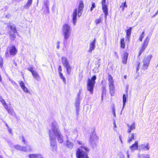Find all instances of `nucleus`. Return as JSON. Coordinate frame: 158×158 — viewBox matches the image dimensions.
<instances>
[{
	"mask_svg": "<svg viewBox=\"0 0 158 158\" xmlns=\"http://www.w3.org/2000/svg\"><path fill=\"white\" fill-rule=\"evenodd\" d=\"M77 143H78L79 144H80V145H81V144H82V142H81V141H77Z\"/></svg>",
	"mask_w": 158,
	"mask_h": 158,
	"instance_id": "3c124183",
	"label": "nucleus"
},
{
	"mask_svg": "<svg viewBox=\"0 0 158 158\" xmlns=\"http://www.w3.org/2000/svg\"><path fill=\"white\" fill-rule=\"evenodd\" d=\"M78 96H79L80 95V93L78 95Z\"/></svg>",
	"mask_w": 158,
	"mask_h": 158,
	"instance_id": "680f3d73",
	"label": "nucleus"
},
{
	"mask_svg": "<svg viewBox=\"0 0 158 158\" xmlns=\"http://www.w3.org/2000/svg\"><path fill=\"white\" fill-rule=\"evenodd\" d=\"M34 68L33 67H30L29 68H27V70L30 72L31 73L33 72L34 71L33 70Z\"/></svg>",
	"mask_w": 158,
	"mask_h": 158,
	"instance_id": "79ce46f5",
	"label": "nucleus"
},
{
	"mask_svg": "<svg viewBox=\"0 0 158 158\" xmlns=\"http://www.w3.org/2000/svg\"><path fill=\"white\" fill-rule=\"evenodd\" d=\"M152 55V54L147 56L145 57L143 60V64L142 67V69L145 70L147 69L150 63V61Z\"/></svg>",
	"mask_w": 158,
	"mask_h": 158,
	"instance_id": "1a4fd4ad",
	"label": "nucleus"
},
{
	"mask_svg": "<svg viewBox=\"0 0 158 158\" xmlns=\"http://www.w3.org/2000/svg\"><path fill=\"white\" fill-rule=\"evenodd\" d=\"M22 141L24 143H25V142H25V140L24 138L23 137H22Z\"/></svg>",
	"mask_w": 158,
	"mask_h": 158,
	"instance_id": "8fccbe9b",
	"label": "nucleus"
},
{
	"mask_svg": "<svg viewBox=\"0 0 158 158\" xmlns=\"http://www.w3.org/2000/svg\"><path fill=\"white\" fill-rule=\"evenodd\" d=\"M125 79H126L127 78V76L126 75H125L124 77Z\"/></svg>",
	"mask_w": 158,
	"mask_h": 158,
	"instance_id": "5fc2aeb1",
	"label": "nucleus"
},
{
	"mask_svg": "<svg viewBox=\"0 0 158 158\" xmlns=\"http://www.w3.org/2000/svg\"><path fill=\"white\" fill-rule=\"evenodd\" d=\"M32 73L33 77L35 79H39L40 78V77L38 73L36 72V71H34Z\"/></svg>",
	"mask_w": 158,
	"mask_h": 158,
	"instance_id": "393cba45",
	"label": "nucleus"
},
{
	"mask_svg": "<svg viewBox=\"0 0 158 158\" xmlns=\"http://www.w3.org/2000/svg\"><path fill=\"white\" fill-rule=\"evenodd\" d=\"M98 139V137H97L95 135H92L90 137V140L91 141H93L95 139L97 140Z\"/></svg>",
	"mask_w": 158,
	"mask_h": 158,
	"instance_id": "f704fd0d",
	"label": "nucleus"
},
{
	"mask_svg": "<svg viewBox=\"0 0 158 158\" xmlns=\"http://www.w3.org/2000/svg\"><path fill=\"white\" fill-rule=\"evenodd\" d=\"M149 40V38L148 36H147L144 40L138 54V57H139L144 51L148 46Z\"/></svg>",
	"mask_w": 158,
	"mask_h": 158,
	"instance_id": "423d86ee",
	"label": "nucleus"
},
{
	"mask_svg": "<svg viewBox=\"0 0 158 158\" xmlns=\"http://www.w3.org/2000/svg\"><path fill=\"white\" fill-rule=\"evenodd\" d=\"M128 53L127 52H124L123 53V56L122 57V62L124 64L127 63Z\"/></svg>",
	"mask_w": 158,
	"mask_h": 158,
	"instance_id": "f8f14e48",
	"label": "nucleus"
},
{
	"mask_svg": "<svg viewBox=\"0 0 158 158\" xmlns=\"http://www.w3.org/2000/svg\"><path fill=\"white\" fill-rule=\"evenodd\" d=\"M0 102L2 103V105L4 106L5 108H7V105L6 102L5 100L3 99H2Z\"/></svg>",
	"mask_w": 158,
	"mask_h": 158,
	"instance_id": "72a5a7b5",
	"label": "nucleus"
},
{
	"mask_svg": "<svg viewBox=\"0 0 158 158\" xmlns=\"http://www.w3.org/2000/svg\"><path fill=\"white\" fill-rule=\"evenodd\" d=\"M139 158H150L148 154H142L139 155Z\"/></svg>",
	"mask_w": 158,
	"mask_h": 158,
	"instance_id": "7c9ffc66",
	"label": "nucleus"
},
{
	"mask_svg": "<svg viewBox=\"0 0 158 158\" xmlns=\"http://www.w3.org/2000/svg\"><path fill=\"white\" fill-rule=\"evenodd\" d=\"M59 45H58V46H57V48H59Z\"/></svg>",
	"mask_w": 158,
	"mask_h": 158,
	"instance_id": "6e6d98bb",
	"label": "nucleus"
},
{
	"mask_svg": "<svg viewBox=\"0 0 158 158\" xmlns=\"http://www.w3.org/2000/svg\"><path fill=\"white\" fill-rule=\"evenodd\" d=\"M124 156H123L122 157H121L120 158H124Z\"/></svg>",
	"mask_w": 158,
	"mask_h": 158,
	"instance_id": "4d7b16f0",
	"label": "nucleus"
},
{
	"mask_svg": "<svg viewBox=\"0 0 158 158\" xmlns=\"http://www.w3.org/2000/svg\"><path fill=\"white\" fill-rule=\"evenodd\" d=\"M140 64L141 62L139 61H138L136 62L135 64V66L136 69V73H137L139 70Z\"/></svg>",
	"mask_w": 158,
	"mask_h": 158,
	"instance_id": "5701e85b",
	"label": "nucleus"
},
{
	"mask_svg": "<svg viewBox=\"0 0 158 158\" xmlns=\"http://www.w3.org/2000/svg\"><path fill=\"white\" fill-rule=\"evenodd\" d=\"M138 142L137 141H135V143L130 146V149L132 151L137 150L138 148Z\"/></svg>",
	"mask_w": 158,
	"mask_h": 158,
	"instance_id": "4468645a",
	"label": "nucleus"
},
{
	"mask_svg": "<svg viewBox=\"0 0 158 158\" xmlns=\"http://www.w3.org/2000/svg\"><path fill=\"white\" fill-rule=\"evenodd\" d=\"M112 110L114 116L115 117L116 115L115 114V108L114 106L112 107Z\"/></svg>",
	"mask_w": 158,
	"mask_h": 158,
	"instance_id": "ea45409f",
	"label": "nucleus"
},
{
	"mask_svg": "<svg viewBox=\"0 0 158 158\" xmlns=\"http://www.w3.org/2000/svg\"><path fill=\"white\" fill-rule=\"evenodd\" d=\"M158 14V10L156 12L155 14L152 17H154L156 15H157Z\"/></svg>",
	"mask_w": 158,
	"mask_h": 158,
	"instance_id": "de8ad7c7",
	"label": "nucleus"
},
{
	"mask_svg": "<svg viewBox=\"0 0 158 158\" xmlns=\"http://www.w3.org/2000/svg\"><path fill=\"white\" fill-rule=\"evenodd\" d=\"M49 135L51 145L53 148L52 151H56L57 147L56 139L54 137V135L56 136L58 142L60 143H63V137L57 129H54L49 130Z\"/></svg>",
	"mask_w": 158,
	"mask_h": 158,
	"instance_id": "f257e3e1",
	"label": "nucleus"
},
{
	"mask_svg": "<svg viewBox=\"0 0 158 158\" xmlns=\"http://www.w3.org/2000/svg\"><path fill=\"white\" fill-rule=\"evenodd\" d=\"M128 129L127 130V132L128 133H131L132 131L135 129V123L133 122L131 125L128 124H127Z\"/></svg>",
	"mask_w": 158,
	"mask_h": 158,
	"instance_id": "9b49d317",
	"label": "nucleus"
},
{
	"mask_svg": "<svg viewBox=\"0 0 158 158\" xmlns=\"http://www.w3.org/2000/svg\"><path fill=\"white\" fill-rule=\"evenodd\" d=\"M102 95H103L102 94V97H103Z\"/></svg>",
	"mask_w": 158,
	"mask_h": 158,
	"instance_id": "052dcab7",
	"label": "nucleus"
},
{
	"mask_svg": "<svg viewBox=\"0 0 158 158\" xmlns=\"http://www.w3.org/2000/svg\"><path fill=\"white\" fill-rule=\"evenodd\" d=\"M126 154H127V158H129L130 156H129V152H126Z\"/></svg>",
	"mask_w": 158,
	"mask_h": 158,
	"instance_id": "09e8293b",
	"label": "nucleus"
},
{
	"mask_svg": "<svg viewBox=\"0 0 158 158\" xmlns=\"http://www.w3.org/2000/svg\"><path fill=\"white\" fill-rule=\"evenodd\" d=\"M9 50H6L5 52V56L6 57H8L9 56L8 51L10 55L13 56H15L18 52V49L14 45H12L10 47H8Z\"/></svg>",
	"mask_w": 158,
	"mask_h": 158,
	"instance_id": "6e6552de",
	"label": "nucleus"
},
{
	"mask_svg": "<svg viewBox=\"0 0 158 158\" xmlns=\"http://www.w3.org/2000/svg\"><path fill=\"white\" fill-rule=\"evenodd\" d=\"M14 147L17 150H19L21 148V146L19 145H15Z\"/></svg>",
	"mask_w": 158,
	"mask_h": 158,
	"instance_id": "a18cd8bd",
	"label": "nucleus"
},
{
	"mask_svg": "<svg viewBox=\"0 0 158 158\" xmlns=\"http://www.w3.org/2000/svg\"><path fill=\"white\" fill-rule=\"evenodd\" d=\"M126 94H123V105H124L126 102L127 97V90H126Z\"/></svg>",
	"mask_w": 158,
	"mask_h": 158,
	"instance_id": "412c9836",
	"label": "nucleus"
},
{
	"mask_svg": "<svg viewBox=\"0 0 158 158\" xmlns=\"http://www.w3.org/2000/svg\"><path fill=\"white\" fill-rule=\"evenodd\" d=\"M95 6H95V3L94 2H92V6H91V7L90 8V11H92V10H93V9H94V8H95Z\"/></svg>",
	"mask_w": 158,
	"mask_h": 158,
	"instance_id": "a19ab883",
	"label": "nucleus"
},
{
	"mask_svg": "<svg viewBox=\"0 0 158 158\" xmlns=\"http://www.w3.org/2000/svg\"><path fill=\"white\" fill-rule=\"evenodd\" d=\"M65 67L66 69V71L68 74L69 75H70L72 71V67L69 64H68L67 65H66L64 66Z\"/></svg>",
	"mask_w": 158,
	"mask_h": 158,
	"instance_id": "aec40b11",
	"label": "nucleus"
},
{
	"mask_svg": "<svg viewBox=\"0 0 158 158\" xmlns=\"http://www.w3.org/2000/svg\"><path fill=\"white\" fill-rule=\"evenodd\" d=\"M29 158H44L42 155L39 154H30L29 155Z\"/></svg>",
	"mask_w": 158,
	"mask_h": 158,
	"instance_id": "f3484780",
	"label": "nucleus"
},
{
	"mask_svg": "<svg viewBox=\"0 0 158 158\" xmlns=\"http://www.w3.org/2000/svg\"><path fill=\"white\" fill-rule=\"evenodd\" d=\"M66 146L69 148H72L73 147V143L68 140L66 141Z\"/></svg>",
	"mask_w": 158,
	"mask_h": 158,
	"instance_id": "c85d7f7f",
	"label": "nucleus"
},
{
	"mask_svg": "<svg viewBox=\"0 0 158 158\" xmlns=\"http://www.w3.org/2000/svg\"><path fill=\"white\" fill-rule=\"evenodd\" d=\"M106 0H102L101 4L102 5V10L105 15V17L106 18L107 16L108 15V10L107 5L106 4Z\"/></svg>",
	"mask_w": 158,
	"mask_h": 158,
	"instance_id": "9d476101",
	"label": "nucleus"
},
{
	"mask_svg": "<svg viewBox=\"0 0 158 158\" xmlns=\"http://www.w3.org/2000/svg\"><path fill=\"white\" fill-rule=\"evenodd\" d=\"M7 110L8 113L9 114H11L13 111V110L12 109L8 108V106H7V108H5Z\"/></svg>",
	"mask_w": 158,
	"mask_h": 158,
	"instance_id": "58836bf2",
	"label": "nucleus"
},
{
	"mask_svg": "<svg viewBox=\"0 0 158 158\" xmlns=\"http://www.w3.org/2000/svg\"><path fill=\"white\" fill-rule=\"evenodd\" d=\"M89 150L86 146H81L77 148L76 152V157L77 158H89L87 153Z\"/></svg>",
	"mask_w": 158,
	"mask_h": 158,
	"instance_id": "7ed1b4c3",
	"label": "nucleus"
},
{
	"mask_svg": "<svg viewBox=\"0 0 158 158\" xmlns=\"http://www.w3.org/2000/svg\"><path fill=\"white\" fill-rule=\"evenodd\" d=\"M58 70L59 73H61L62 71V67L60 65H59L58 68Z\"/></svg>",
	"mask_w": 158,
	"mask_h": 158,
	"instance_id": "37998d69",
	"label": "nucleus"
},
{
	"mask_svg": "<svg viewBox=\"0 0 158 158\" xmlns=\"http://www.w3.org/2000/svg\"><path fill=\"white\" fill-rule=\"evenodd\" d=\"M9 36L10 39L12 40H14L16 37V35L15 33L10 34Z\"/></svg>",
	"mask_w": 158,
	"mask_h": 158,
	"instance_id": "2f4dec72",
	"label": "nucleus"
},
{
	"mask_svg": "<svg viewBox=\"0 0 158 158\" xmlns=\"http://www.w3.org/2000/svg\"><path fill=\"white\" fill-rule=\"evenodd\" d=\"M70 26L68 24H64L63 27V31L65 39L67 40L69 38L70 35Z\"/></svg>",
	"mask_w": 158,
	"mask_h": 158,
	"instance_id": "0eeeda50",
	"label": "nucleus"
},
{
	"mask_svg": "<svg viewBox=\"0 0 158 158\" xmlns=\"http://www.w3.org/2000/svg\"><path fill=\"white\" fill-rule=\"evenodd\" d=\"M119 139H120V141H121V142L122 143V140H121V136H119Z\"/></svg>",
	"mask_w": 158,
	"mask_h": 158,
	"instance_id": "603ef678",
	"label": "nucleus"
},
{
	"mask_svg": "<svg viewBox=\"0 0 158 158\" xmlns=\"http://www.w3.org/2000/svg\"><path fill=\"white\" fill-rule=\"evenodd\" d=\"M149 146L148 143L145 144H143L141 145V149L143 150H148L149 149Z\"/></svg>",
	"mask_w": 158,
	"mask_h": 158,
	"instance_id": "6ab92c4d",
	"label": "nucleus"
},
{
	"mask_svg": "<svg viewBox=\"0 0 158 158\" xmlns=\"http://www.w3.org/2000/svg\"><path fill=\"white\" fill-rule=\"evenodd\" d=\"M33 0H28L27 3L24 6V7L27 8H28L31 5Z\"/></svg>",
	"mask_w": 158,
	"mask_h": 158,
	"instance_id": "b1692460",
	"label": "nucleus"
},
{
	"mask_svg": "<svg viewBox=\"0 0 158 158\" xmlns=\"http://www.w3.org/2000/svg\"><path fill=\"white\" fill-rule=\"evenodd\" d=\"M60 77L63 81L65 83H66V81L65 78L63 76L62 73H59Z\"/></svg>",
	"mask_w": 158,
	"mask_h": 158,
	"instance_id": "473e14b6",
	"label": "nucleus"
},
{
	"mask_svg": "<svg viewBox=\"0 0 158 158\" xmlns=\"http://www.w3.org/2000/svg\"><path fill=\"white\" fill-rule=\"evenodd\" d=\"M95 47V45H94L91 44H90V47L88 50L89 52H91L94 49Z\"/></svg>",
	"mask_w": 158,
	"mask_h": 158,
	"instance_id": "cd10ccee",
	"label": "nucleus"
},
{
	"mask_svg": "<svg viewBox=\"0 0 158 158\" xmlns=\"http://www.w3.org/2000/svg\"><path fill=\"white\" fill-rule=\"evenodd\" d=\"M135 134L134 133H132L131 135V137H129L128 138V142L129 143H130L132 140H134L135 139Z\"/></svg>",
	"mask_w": 158,
	"mask_h": 158,
	"instance_id": "4be33fe9",
	"label": "nucleus"
},
{
	"mask_svg": "<svg viewBox=\"0 0 158 158\" xmlns=\"http://www.w3.org/2000/svg\"><path fill=\"white\" fill-rule=\"evenodd\" d=\"M0 158H3L2 156H0Z\"/></svg>",
	"mask_w": 158,
	"mask_h": 158,
	"instance_id": "bf43d9fd",
	"label": "nucleus"
},
{
	"mask_svg": "<svg viewBox=\"0 0 158 158\" xmlns=\"http://www.w3.org/2000/svg\"><path fill=\"white\" fill-rule=\"evenodd\" d=\"M132 28V27H130L128 29L126 30V37L128 40H129L131 36Z\"/></svg>",
	"mask_w": 158,
	"mask_h": 158,
	"instance_id": "2eb2a0df",
	"label": "nucleus"
},
{
	"mask_svg": "<svg viewBox=\"0 0 158 158\" xmlns=\"http://www.w3.org/2000/svg\"><path fill=\"white\" fill-rule=\"evenodd\" d=\"M80 102L79 100H77L76 101L75 103V106L76 107L77 109V110L79 109V105H80Z\"/></svg>",
	"mask_w": 158,
	"mask_h": 158,
	"instance_id": "e433bc0d",
	"label": "nucleus"
},
{
	"mask_svg": "<svg viewBox=\"0 0 158 158\" xmlns=\"http://www.w3.org/2000/svg\"><path fill=\"white\" fill-rule=\"evenodd\" d=\"M96 43V40L95 39H94L93 41L90 43L92 44H94V45H95V44Z\"/></svg>",
	"mask_w": 158,
	"mask_h": 158,
	"instance_id": "49530a36",
	"label": "nucleus"
},
{
	"mask_svg": "<svg viewBox=\"0 0 158 158\" xmlns=\"http://www.w3.org/2000/svg\"><path fill=\"white\" fill-rule=\"evenodd\" d=\"M3 58L1 57H0V67L2 68L3 67Z\"/></svg>",
	"mask_w": 158,
	"mask_h": 158,
	"instance_id": "4c0bfd02",
	"label": "nucleus"
},
{
	"mask_svg": "<svg viewBox=\"0 0 158 158\" xmlns=\"http://www.w3.org/2000/svg\"><path fill=\"white\" fill-rule=\"evenodd\" d=\"M108 85L110 93L112 96H114L115 91V86L114 85V81L113 77L110 74H108Z\"/></svg>",
	"mask_w": 158,
	"mask_h": 158,
	"instance_id": "39448f33",
	"label": "nucleus"
},
{
	"mask_svg": "<svg viewBox=\"0 0 158 158\" xmlns=\"http://www.w3.org/2000/svg\"><path fill=\"white\" fill-rule=\"evenodd\" d=\"M61 61L64 66L69 64L68 60L65 57L63 56L62 57Z\"/></svg>",
	"mask_w": 158,
	"mask_h": 158,
	"instance_id": "a211bd4d",
	"label": "nucleus"
},
{
	"mask_svg": "<svg viewBox=\"0 0 158 158\" xmlns=\"http://www.w3.org/2000/svg\"><path fill=\"white\" fill-rule=\"evenodd\" d=\"M84 3L82 0L79 1L78 6V9H75L73 11L72 16L73 23L74 25H75L77 20V16L80 17L81 15L82 11L84 8Z\"/></svg>",
	"mask_w": 158,
	"mask_h": 158,
	"instance_id": "f03ea898",
	"label": "nucleus"
},
{
	"mask_svg": "<svg viewBox=\"0 0 158 158\" xmlns=\"http://www.w3.org/2000/svg\"><path fill=\"white\" fill-rule=\"evenodd\" d=\"M102 93H103L104 92L105 93L106 92V86H103L102 87Z\"/></svg>",
	"mask_w": 158,
	"mask_h": 158,
	"instance_id": "c03bdc74",
	"label": "nucleus"
},
{
	"mask_svg": "<svg viewBox=\"0 0 158 158\" xmlns=\"http://www.w3.org/2000/svg\"><path fill=\"white\" fill-rule=\"evenodd\" d=\"M19 85L21 88L26 93H30L27 88L25 86L24 83L23 81H21L20 82Z\"/></svg>",
	"mask_w": 158,
	"mask_h": 158,
	"instance_id": "ddd939ff",
	"label": "nucleus"
},
{
	"mask_svg": "<svg viewBox=\"0 0 158 158\" xmlns=\"http://www.w3.org/2000/svg\"><path fill=\"white\" fill-rule=\"evenodd\" d=\"M96 77L95 75H93L91 78H88L87 83V88L88 90L89 91L90 94L93 93L94 88L95 84Z\"/></svg>",
	"mask_w": 158,
	"mask_h": 158,
	"instance_id": "20e7f679",
	"label": "nucleus"
},
{
	"mask_svg": "<svg viewBox=\"0 0 158 158\" xmlns=\"http://www.w3.org/2000/svg\"><path fill=\"white\" fill-rule=\"evenodd\" d=\"M144 31H143L141 34L140 35L139 40L140 41L142 42L143 40V39L144 38Z\"/></svg>",
	"mask_w": 158,
	"mask_h": 158,
	"instance_id": "c756f323",
	"label": "nucleus"
},
{
	"mask_svg": "<svg viewBox=\"0 0 158 158\" xmlns=\"http://www.w3.org/2000/svg\"><path fill=\"white\" fill-rule=\"evenodd\" d=\"M120 48L123 49H124L125 48L126 44L124 39L123 38H122L120 39Z\"/></svg>",
	"mask_w": 158,
	"mask_h": 158,
	"instance_id": "dca6fc26",
	"label": "nucleus"
},
{
	"mask_svg": "<svg viewBox=\"0 0 158 158\" xmlns=\"http://www.w3.org/2000/svg\"><path fill=\"white\" fill-rule=\"evenodd\" d=\"M127 7V6L126 4V1H125L124 2L122 3L121 5L120 6V7L122 8V11H124L125 7L126 8Z\"/></svg>",
	"mask_w": 158,
	"mask_h": 158,
	"instance_id": "a878e982",
	"label": "nucleus"
},
{
	"mask_svg": "<svg viewBox=\"0 0 158 158\" xmlns=\"http://www.w3.org/2000/svg\"><path fill=\"white\" fill-rule=\"evenodd\" d=\"M6 127H8V126L7 125V124H6Z\"/></svg>",
	"mask_w": 158,
	"mask_h": 158,
	"instance_id": "13d9d810",
	"label": "nucleus"
},
{
	"mask_svg": "<svg viewBox=\"0 0 158 158\" xmlns=\"http://www.w3.org/2000/svg\"><path fill=\"white\" fill-rule=\"evenodd\" d=\"M3 99L1 96H0V101L2 99Z\"/></svg>",
	"mask_w": 158,
	"mask_h": 158,
	"instance_id": "864d4df0",
	"label": "nucleus"
},
{
	"mask_svg": "<svg viewBox=\"0 0 158 158\" xmlns=\"http://www.w3.org/2000/svg\"><path fill=\"white\" fill-rule=\"evenodd\" d=\"M10 28V30L12 31L14 33H16L17 31L16 30V27L15 26H14L13 27L12 25H10L8 26Z\"/></svg>",
	"mask_w": 158,
	"mask_h": 158,
	"instance_id": "bb28decb",
	"label": "nucleus"
},
{
	"mask_svg": "<svg viewBox=\"0 0 158 158\" xmlns=\"http://www.w3.org/2000/svg\"><path fill=\"white\" fill-rule=\"evenodd\" d=\"M102 20L101 18L100 17L99 19L95 20V23L96 25H97L101 22Z\"/></svg>",
	"mask_w": 158,
	"mask_h": 158,
	"instance_id": "c9c22d12",
	"label": "nucleus"
}]
</instances>
